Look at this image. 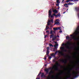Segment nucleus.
Instances as JSON below:
<instances>
[{
	"mask_svg": "<svg viewBox=\"0 0 79 79\" xmlns=\"http://www.w3.org/2000/svg\"><path fill=\"white\" fill-rule=\"evenodd\" d=\"M53 30H51L50 31V34H51L50 35V39L52 38V41L55 40L56 39V36L54 35V34L53 33Z\"/></svg>",
	"mask_w": 79,
	"mask_h": 79,
	"instance_id": "1",
	"label": "nucleus"
},
{
	"mask_svg": "<svg viewBox=\"0 0 79 79\" xmlns=\"http://www.w3.org/2000/svg\"><path fill=\"white\" fill-rule=\"evenodd\" d=\"M71 37H73V39L74 40H79V38L76 37V36H73V35H70Z\"/></svg>",
	"mask_w": 79,
	"mask_h": 79,
	"instance_id": "2",
	"label": "nucleus"
},
{
	"mask_svg": "<svg viewBox=\"0 0 79 79\" xmlns=\"http://www.w3.org/2000/svg\"><path fill=\"white\" fill-rule=\"evenodd\" d=\"M57 52H58L59 54L61 55H64V54L62 52H61L60 51H56L55 53V55H56V53H57Z\"/></svg>",
	"mask_w": 79,
	"mask_h": 79,
	"instance_id": "3",
	"label": "nucleus"
},
{
	"mask_svg": "<svg viewBox=\"0 0 79 79\" xmlns=\"http://www.w3.org/2000/svg\"><path fill=\"white\" fill-rule=\"evenodd\" d=\"M77 28L76 30L75 31V32H76L75 33V35H78V34H79V27H78Z\"/></svg>",
	"mask_w": 79,
	"mask_h": 79,
	"instance_id": "4",
	"label": "nucleus"
},
{
	"mask_svg": "<svg viewBox=\"0 0 79 79\" xmlns=\"http://www.w3.org/2000/svg\"><path fill=\"white\" fill-rule=\"evenodd\" d=\"M59 60H60L61 62L64 63V64H66V63H67V62H68L67 60L64 59H62V60H61V59H60Z\"/></svg>",
	"mask_w": 79,
	"mask_h": 79,
	"instance_id": "5",
	"label": "nucleus"
},
{
	"mask_svg": "<svg viewBox=\"0 0 79 79\" xmlns=\"http://www.w3.org/2000/svg\"><path fill=\"white\" fill-rule=\"evenodd\" d=\"M60 50H62L63 52H68V50L66 49L64 50V47H61L60 48Z\"/></svg>",
	"mask_w": 79,
	"mask_h": 79,
	"instance_id": "6",
	"label": "nucleus"
},
{
	"mask_svg": "<svg viewBox=\"0 0 79 79\" xmlns=\"http://www.w3.org/2000/svg\"><path fill=\"white\" fill-rule=\"evenodd\" d=\"M52 71H51L49 73V75L48 76L49 77H51V78H54V77H53V76H52V75H51V74H52Z\"/></svg>",
	"mask_w": 79,
	"mask_h": 79,
	"instance_id": "7",
	"label": "nucleus"
},
{
	"mask_svg": "<svg viewBox=\"0 0 79 79\" xmlns=\"http://www.w3.org/2000/svg\"><path fill=\"white\" fill-rule=\"evenodd\" d=\"M72 70H73V68H71L70 69V70H69L68 71V77H69V76H70L71 75V71H72Z\"/></svg>",
	"mask_w": 79,
	"mask_h": 79,
	"instance_id": "8",
	"label": "nucleus"
},
{
	"mask_svg": "<svg viewBox=\"0 0 79 79\" xmlns=\"http://www.w3.org/2000/svg\"><path fill=\"white\" fill-rule=\"evenodd\" d=\"M53 68H55V71H59V69H58V67H56L55 65L53 66Z\"/></svg>",
	"mask_w": 79,
	"mask_h": 79,
	"instance_id": "9",
	"label": "nucleus"
},
{
	"mask_svg": "<svg viewBox=\"0 0 79 79\" xmlns=\"http://www.w3.org/2000/svg\"><path fill=\"white\" fill-rule=\"evenodd\" d=\"M53 13H54L55 14H57V13H58V10H56V9H54L52 11Z\"/></svg>",
	"mask_w": 79,
	"mask_h": 79,
	"instance_id": "10",
	"label": "nucleus"
},
{
	"mask_svg": "<svg viewBox=\"0 0 79 79\" xmlns=\"http://www.w3.org/2000/svg\"><path fill=\"white\" fill-rule=\"evenodd\" d=\"M67 45H69V46H71V43L69 41H68L67 42Z\"/></svg>",
	"mask_w": 79,
	"mask_h": 79,
	"instance_id": "11",
	"label": "nucleus"
},
{
	"mask_svg": "<svg viewBox=\"0 0 79 79\" xmlns=\"http://www.w3.org/2000/svg\"><path fill=\"white\" fill-rule=\"evenodd\" d=\"M51 15H52V11L51 10V9H50L49 11V16H51Z\"/></svg>",
	"mask_w": 79,
	"mask_h": 79,
	"instance_id": "12",
	"label": "nucleus"
},
{
	"mask_svg": "<svg viewBox=\"0 0 79 79\" xmlns=\"http://www.w3.org/2000/svg\"><path fill=\"white\" fill-rule=\"evenodd\" d=\"M66 48H67V49H71L73 48V47H69V46H67L66 47Z\"/></svg>",
	"mask_w": 79,
	"mask_h": 79,
	"instance_id": "13",
	"label": "nucleus"
},
{
	"mask_svg": "<svg viewBox=\"0 0 79 79\" xmlns=\"http://www.w3.org/2000/svg\"><path fill=\"white\" fill-rule=\"evenodd\" d=\"M56 15L57 16H56V18H57V17H60V16H61V15H60V13H58L57 15Z\"/></svg>",
	"mask_w": 79,
	"mask_h": 79,
	"instance_id": "14",
	"label": "nucleus"
},
{
	"mask_svg": "<svg viewBox=\"0 0 79 79\" xmlns=\"http://www.w3.org/2000/svg\"><path fill=\"white\" fill-rule=\"evenodd\" d=\"M45 71L47 73H48V72L49 71V69H45Z\"/></svg>",
	"mask_w": 79,
	"mask_h": 79,
	"instance_id": "15",
	"label": "nucleus"
},
{
	"mask_svg": "<svg viewBox=\"0 0 79 79\" xmlns=\"http://www.w3.org/2000/svg\"><path fill=\"white\" fill-rule=\"evenodd\" d=\"M49 53H50V52H49V51H47V54H46V55H47V56H49L48 55V54H49Z\"/></svg>",
	"mask_w": 79,
	"mask_h": 79,
	"instance_id": "16",
	"label": "nucleus"
},
{
	"mask_svg": "<svg viewBox=\"0 0 79 79\" xmlns=\"http://www.w3.org/2000/svg\"><path fill=\"white\" fill-rule=\"evenodd\" d=\"M44 76V73H42L41 74V77H43Z\"/></svg>",
	"mask_w": 79,
	"mask_h": 79,
	"instance_id": "17",
	"label": "nucleus"
},
{
	"mask_svg": "<svg viewBox=\"0 0 79 79\" xmlns=\"http://www.w3.org/2000/svg\"><path fill=\"white\" fill-rule=\"evenodd\" d=\"M57 46H58V44H55V45H54V47L55 48H57Z\"/></svg>",
	"mask_w": 79,
	"mask_h": 79,
	"instance_id": "18",
	"label": "nucleus"
},
{
	"mask_svg": "<svg viewBox=\"0 0 79 79\" xmlns=\"http://www.w3.org/2000/svg\"><path fill=\"white\" fill-rule=\"evenodd\" d=\"M60 23L59 22H56L54 24H60Z\"/></svg>",
	"mask_w": 79,
	"mask_h": 79,
	"instance_id": "19",
	"label": "nucleus"
},
{
	"mask_svg": "<svg viewBox=\"0 0 79 79\" xmlns=\"http://www.w3.org/2000/svg\"><path fill=\"white\" fill-rule=\"evenodd\" d=\"M51 56H53V57H55V56H56V55L55 54L53 53L51 55Z\"/></svg>",
	"mask_w": 79,
	"mask_h": 79,
	"instance_id": "20",
	"label": "nucleus"
},
{
	"mask_svg": "<svg viewBox=\"0 0 79 79\" xmlns=\"http://www.w3.org/2000/svg\"><path fill=\"white\" fill-rule=\"evenodd\" d=\"M49 45L51 47H54V46H53V45H52V44L50 43L49 44Z\"/></svg>",
	"mask_w": 79,
	"mask_h": 79,
	"instance_id": "21",
	"label": "nucleus"
},
{
	"mask_svg": "<svg viewBox=\"0 0 79 79\" xmlns=\"http://www.w3.org/2000/svg\"><path fill=\"white\" fill-rule=\"evenodd\" d=\"M56 65H57L58 66H60L61 65L60 64H58V62L56 63Z\"/></svg>",
	"mask_w": 79,
	"mask_h": 79,
	"instance_id": "22",
	"label": "nucleus"
},
{
	"mask_svg": "<svg viewBox=\"0 0 79 79\" xmlns=\"http://www.w3.org/2000/svg\"><path fill=\"white\" fill-rule=\"evenodd\" d=\"M54 31H56V30H58V28H53Z\"/></svg>",
	"mask_w": 79,
	"mask_h": 79,
	"instance_id": "23",
	"label": "nucleus"
},
{
	"mask_svg": "<svg viewBox=\"0 0 79 79\" xmlns=\"http://www.w3.org/2000/svg\"><path fill=\"white\" fill-rule=\"evenodd\" d=\"M48 29H50V28H49L48 26H46V29H45L46 30H47Z\"/></svg>",
	"mask_w": 79,
	"mask_h": 79,
	"instance_id": "24",
	"label": "nucleus"
},
{
	"mask_svg": "<svg viewBox=\"0 0 79 79\" xmlns=\"http://www.w3.org/2000/svg\"><path fill=\"white\" fill-rule=\"evenodd\" d=\"M69 1H72V2H73V0H68L66 1V2L67 3H68V2H69Z\"/></svg>",
	"mask_w": 79,
	"mask_h": 79,
	"instance_id": "25",
	"label": "nucleus"
},
{
	"mask_svg": "<svg viewBox=\"0 0 79 79\" xmlns=\"http://www.w3.org/2000/svg\"><path fill=\"white\" fill-rule=\"evenodd\" d=\"M51 17V18H53V17H54V16H53V15H51V16H49V18H50V17Z\"/></svg>",
	"mask_w": 79,
	"mask_h": 79,
	"instance_id": "26",
	"label": "nucleus"
},
{
	"mask_svg": "<svg viewBox=\"0 0 79 79\" xmlns=\"http://www.w3.org/2000/svg\"><path fill=\"white\" fill-rule=\"evenodd\" d=\"M66 39H67V40H69V39H70V38L69 37V36H67L66 37Z\"/></svg>",
	"mask_w": 79,
	"mask_h": 79,
	"instance_id": "27",
	"label": "nucleus"
},
{
	"mask_svg": "<svg viewBox=\"0 0 79 79\" xmlns=\"http://www.w3.org/2000/svg\"><path fill=\"white\" fill-rule=\"evenodd\" d=\"M60 0H56L57 3H60V2L59 1Z\"/></svg>",
	"mask_w": 79,
	"mask_h": 79,
	"instance_id": "28",
	"label": "nucleus"
},
{
	"mask_svg": "<svg viewBox=\"0 0 79 79\" xmlns=\"http://www.w3.org/2000/svg\"><path fill=\"white\" fill-rule=\"evenodd\" d=\"M52 15H53V16H56H56L57 15H55V13L53 14H52Z\"/></svg>",
	"mask_w": 79,
	"mask_h": 79,
	"instance_id": "29",
	"label": "nucleus"
},
{
	"mask_svg": "<svg viewBox=\"0 0 79 79\" xmlns=\"http://www.w3.org/2000/svg\"><path fill=\"white\" fill-rule=\"evenodd\" d=\"M47 49V51H49V49H50V48L49 47H48L46 48Z\"/></svg>",
	"mask_w": 79,
	"mask_h": 79,
	"instance_id": "30",
	"label": "nucleus"
},
{
	"mask_svg": "<svg viewBox=\"0 0 79 79\" xmlns=\"http://www.w3.org/2000/svg\"><path fill=\"white\" fill-rule=\"evenodd\" d=\"M48 56V58L50 60H51V58H52V56Z\"/></svg>",
	"mask_w": 79,
	"mask_h": 79,
	"instance_id": "31",
	"label": "nucleus"
},
{
	"mask_svg": "<svg viewBox=\"0 0 79 79\" xmlns=\"http://www.w3.org/2000/svg\"><path fill=\"white\" fill-rule=\"evenodd\" d=\"M57 4H56V6H58V7H59V4L60 3H57Z\"/></svg>",
	"mask_w": 79,
	"mask_h": 79,
	"instance_id": "32",
	"label": "nucleus"
},
{
	"mask_svg": "<svg viewBox=\"0 0 79 79\" xmlns=\"http://www.w3.org/2000/svg\"><path fill=\"white\" fill-rule=\"evenodd\" d=\"M61 73H63V72H61V73H59V74H57V75H61Z\"/></svg>",
	"mask_w": 79,
	"mask_h": 79,
	"instance_id": "33",
	"label": "nucleus"
},
{
	"mask_svg": "<svg viewBox=\"0 0 79 79\" xmlns=\"http://www.w3.org/2000/svg\"><path fill=\"white\" fill-rule=\"evenodd\" d=\"M57 28V30L58 29L59 30H61V27H58Z\"/></svg>",
	"mask_w": 79,
	"mask_h": 79,
	"instance_id": "34",
	"label": "nucleus"
},
{
	"mask_svg": "<svg viewBox=\"0 0 79 79\" xmlns=\"http://www.w3.org/2000/svg\"><path fill=\"white\" fill-rule=\"evenodd\" d=\"M64 6L66 7L67 6H68V4L66 3L64 5Z\"/></svg>",
	"mask_w": 79,
	"mask_h": 79,
	"instance_id": "35",
	"label": "nucleus"
},
{
	"mask_svg": "<svg viewBox=\"0 0 79 79\" xmlns=\"http://www.w3.org/2000/svg\"><path fill=\"white\" fill-rule=\"evenodd\" d=\"M78 66H79V64H78ZM76 69V70L77 71V70H78V69H79V67L77 68V69Z\"/></svg>",
	"mask_w": 79,
	"mask_h": 79,
	"instance_id": "36",
	"label": "nucleus"
},
{
	"mask_svg": "<svg viewBox=\"0 0 79 79\" xmlns=\"http://www.w3.org/2000/svg\"><path fill=\"white\" fill-rule=\"evenodd\" d=\"M46 33H47L48 34H49V31H46Z\"/></svg>",
	"mask_w": 79,
	"mask_h": 79,
	"instance_id": "37",
	"label": "nucleus"
},
{
	"mask_svg": "<svg viewBox=\"0 0 79 79\" xmlns=\"http://www.w3.org/2000/svg\"><path fill=\"white\" fill-rule=\"evenodd\" d=\"M47 35H45V36H44V39H45L46 38H47Z\"/></svg>",
	"mask_w": 79,
	"mask_h": 79,
	"instance_id": "38",
	"label": "nucleus"
},
{
	"mask_svg": "<svg viewBox=\"0 0 79 79\" xmlns=\"http://www.w3.org/2000/svg\"><path fill=\"white\" fill-rule=\"evenodd\" d=\"M68 5H73V4L71 2H69L68 4Z\"/></svg>",
	"mask_w": 79,
	"mask_h": 79,
	"instance_id": "39",
	"label": "nucleus"
},
{
	"mask_svg": "<svg viewBox=\"0 0 79 79\" xmlns=\"http://www.w3.org/2000/svg\"><path fill=\"white\" fill-rule=\"evenodd\" d=\"M50 23H48L47 24V25L48 26H50Z\"/></svg>",
	"mask_w": 79,
	"mask_h": 79,
	"instance_id": "40",
	"label": "nucleus"
},
{
	"mask_svg": "<svg viewBox=\"0 0 79 79\" xmlns=\"http://www.w3.org/2000/svg\"><path fill=\"white\" fill-rule=\"evenodd\" d=\"M41 74V72H40L38 75V76H40V74Z\"/></svg>",
	"mask_w": 79,
	"mask_h": 79,
	"instance_id": "41",
	"label": "nucleus"
},
{
	"mask_svg": "<svg viewBox=\"0 0 79 79\" xmlns=\"http://www.w3.org/2000/svg\"><path fill=\"white\" fill-rule=\"evenodd\" d=\"M54 43H55V44H56L55 45H56V44H57V42L54 41Z\"/></svg>",
	"mask_w": 79,
	"mask_h": 79,
	"instance_id": "42",
	"label": "nucleus"
},
{
	"mask_svg": "<svg viewBox=\"0 0 79 79\" xmlns=\"http://www.w3.org/2000/svg\"><path fill=\"white\" fill-rule=\"evenodd\" d=\"M62 32H63V31H62V30H60V33Z\"/></svg>",
	"mask_w": 79,
	"mask_h": 79,
	"instance_id": "43",
	"label": "nucleus"
},
{
	"mask_svg": "<svg viewBox=\"0 0 79 79\" xmlns=\"http://www.w3.org/2000/svg\"><path fill=\"white\" fill-rule=\"evenodd\" d=\"M51 22H52V23H53V20H52V19H51Z\"/></svg>",
	"mask_w": 79,
	"mask_h": 79,
	"instance_id": "44",
	"label": "nucleus"
},
{
	"mask_svg": "<svg viewBox=\"0 0 79 79\" xmlns=\"http://www.w3.org/2000/svg\"><path fill=\"white\" fill-rule=\"evenodd\" d=\"M44 60H47V58H46L45 56V57H44Z\"/></svg>",
	"mask_w": 79,
	"mask_h": 79,
	"instance_id": "45",
	"label": "nucleus"
},
{
	"mask_svg": "<svg viewBox=\"0 0 79 79\" xmlns=\"http://www.w3.org/2000/svg\"><path fill=\"white\" fill-rule=\"evenodd\" d=\"M53 33H55V31L54 30L53 31Z\"/></svg>",
	"mask_w": 79,
	"mask_h": 79,
	"instance_id": "46",
	"label": "nucleus"
},
{
	"mask_svg": "<svg viewBox=\"0 0 79 79\" xmlns=\"http://www.w3.org/2000/svg\"><path fill=\"white\" fill-rule=\"evenodd\" d=\"M54 50H53V52H55V49L54 48Z\"/></svg>",
	"mask_w": 79,
	"mask_h": 79,
	"instance_id": "47",
	"label": "nucleus"
},
{
	"mask_svg": "<svg viewBox=\"0 0 79 79\" xmlns=\"http://www.w3.org/2000/svg\"><path fill=\"white\" fill-rule=\"evenodd\" d=\"M60 9V7L59 6L58 9H57V10H59Z\"/></svg>",
	"mask_w": 79,
	"mask_h": 79,
	"instance_id": "48",
	"label": "nucleus"
},
{
	"mask_svg": "<svg viewBox=\"0 0 79 79\" xmlns=\"http://www.w3.org/2000/svg\"><path fill=\"white\" fill-rule=\"evenodd\" d=\"M50 23V21L49 20L48 21V23Z\"/></svg>",
	"mask_w": 79,
	"mask_h": 79,
	"instance_id": "49",
	"label": "nucleus"
},
{
	"mask_svg": "<svg viewBox=\"0 0 79 79\" xmlns=\"http://www.w3.org/2000/svg\"><path fill=\"white\" fill-rule=\"evenodd\" d=\"M66 13V12H65V11L63 13V14H64V13Z\"/></svg>",
	"mask_w": 79,
	"mask_h": 79,
	"instance_id": "50",
	"label": "nucleus"
},
{
	"mask_svg": "<svg viewBox=\"0 0 79 79\" xmlns=\"http://www.w3.org/2000/svg\"><path fill=\"white\" fill-rule=\"evenodd\" d=\"M57 37H59V35H57Z\"/></svg>",
	"mask_w": 79,
	"mask_h": 79,
	"instance_id": "51",
	"label": "nucleus"
},
{
	"mask_svg": "<svg viewBox=\"0 0 79 79\" xmlns=\"http://www.w3.org/2000/svg\"><path fill=\"white\" fill-rule=\"evenodd\" d=\"M36 79H39V78H36Z\"/></svg>",
	"mask_w": 79,
	"mask_h": 79,
	"instance_id": "52",
	"label": "nucleus"
},
{
	"mask_svg": "<svg viewBox=\"0 0 79 79\" xmlns=\"http://www.w3.org/2000/svg\"><path fill=\"white\" fill-rule=\"evenodd\" d=\"M64 1V0H62V2H63Z\"/></svg>",
	"mask_w": 79,
	"mask_h": 79,
	"instance_id": "53",
	"label": "nucleus"
},
{
	"mask_svg": "<svg viewBox=\"0 0 79 79\" xmlns=\"http://www.w3.org/2000/svg\"><path fill=\"white\" fill-rule=\"evenodd\" d=\"M76 1H77V0H74V2H76Z\"/></svg>",
	"mask_w": 79,
	"mask_h": 79,
	"instance_id": "54",
	"label": "nucleus"
},
{
	"mask_svg": "<svg viewBox=\"0 0 79 79\" xmlns=\"http://www.w3.org/2000/svg\"><path fill=\"white\" fill-rule=\"evenodd\" d=\"M45 66H47V64H46V65H45Z\"/></svg>",
	"mask_w": 79,
	"mask_h": 79,
	"instance_id": "55",
	"label": "nucleus"
},
{
	"mask_svg": "<svg viewBox=\"0 0 79 79\" xmlns=\"http://www.w3.org/2000/svg\"><path fill=\"white\" fill-rule=\"evenodd\" d=\"M71 79H74V78H71Z\"/></svg>",
	"mask_w": 79,
	"mask_h": 79,
	"instance_id": "56",
	"label": "nucleus"
},
{
	"mask_svg": "<svg viewBox=\"0 0 79 79\" xmlns=\"http://www.w3.org/2000/svg\"><path fill=\"white\" fill-rule=\"evenodd\" d=\"M68 9H67V11H68Z\"/></svg>",
	"mask_w": 79,
	"mask_h": 79,
	"instance_id": "57",
	"label": "nucleus"
},
{
	"mask_svg": "<svg viewBox=\"0 0 79 79\" xmlns=\"http://www.w3.org/2000/svg\"><path fill=\"white\" fill-rule=\"evenodd\" d=\"M77 0V1H78V0Z\"/></svg>",
	"mask_w": 79,
	"mask_h": 79,
	"instance_id": "58",
	"label": "nucleus"
},
{
	"mask_svg": "<svg viewBox=\"0 0 79 79\" xmlns=\"http://www.w3.org/2000/svg\"><path fill=\"white\" fill-rule=\"evenodd\" d=\"M53 61H55V60H53Z\"/></svg>",
	"mask_w": 79,
	"mask_h": 79,
	"instance_id": "59",
	"label": "nucleus"
},
{
	"mask_svg": "<svg viewBox=\"0 0 79 79\" xmlns=\"http://www.w3.org/2000/svg\"><path fill=\"white\" fill-rule=\"evenodd\" d=\"M60 78H61V77H60Z\"/></svg>",
	"mask_w": 79,
	"mask_h": 79,
	"instance_id": "60",
	"label": "nucleus"
},
{
	"mask_svg": "<svg viewBox=\"0 0 79 79\" xmlns=\"http://www.w3.org/2000/svg\"><path fill=\"white\" fill-rule=\"evenodd\" d=\"M51 42V41H50V42Z\"/></svg>",
	"mask_w": 79,
	"mask_h": 79,
	"instance_id": "61",
	"label": "nucleus"
}]
</instances>
